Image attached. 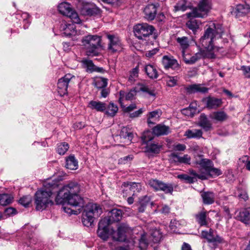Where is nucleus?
Listing matches in <instances>:
<instances>
[{"label": "nucleus", "instance_id": "nucleus-1", "mask_svg": "<svg viewBox=\"0 0 250 250\" xmlns=\"http://www.w3.org/2000/svg\"><path fill=\"white\" fill-rule=\"evenodd\" d=\"M224 31L222 26L219 24L212 23L205 30L204 35L200 39V43L204 48L203 50L195 53L192 56L184 53L182 57L186 63L192 64L202 57L214 59L222 47L215 46L214 43L216 38H221Z\"/></svg>", "mask_w": 250, "mask_h": 250}, {"label": "nucleus", "instance_id": "nucleus-2", "mask_svg": "<svg viewBox=\"0 0 250 250\" xmlns=\"http://www.w3.org/2000/svg\"><path fill=\"white\" fill-rule=\"evenodd\" d=\"M80 185L76 182H70L59 190L55 198L57 205H62L63 211L68 214H77V211L64 206L67 203L72 207H82L84 205L83 199L79 195Z\"/></svg>", "mask_w": 250, "mask_h": 250}, {"label": "nucleus", "instance_id": "nucleus-3", "mask_svg": "<svg viewBox=\"0 0 250 250\" xmlns=\"http://www.w3.org/2000/svg\"><path fill=\"white\" fill-rule=\"evenodd\" d=\"M58 181L48 180L43 184V187L35 193V203L38 210H43L48 206L53 204V193L59 185Z\"/></svg>", "mask_w": 250, "mask_h": 250}, {"label": "nucleus", "instance_id": "nucleus-4", "mask_svg": "<svg viewBox=\"0 0 250 250\" xmlns=\"http://www.w3.org/2000/svg\"><path fill=\"white\" fill-rule=\"evenodd\" d=\"M102 209L95 204H89L82 214V222L84 226H91L94 219L98 218L102 213Z\"/></svg>", "mask_w": 250, "mask_h": 250}, {"label": "nucleus", "instance_id": "nucleus-5", "mask_svg": "<svg viewBox=\"0 0 250 250\" xmlns=\"http://www.w3.org/2000/svg\"><path fill=\"white\" fill-rule=\"evenodd\" d=\"M83 45L86 49L87 53L90 56H98L99 49L101 47V37L98 35H88L82 40Z\"/></svg>", "mask_w": 250, "mask_h": 250}, {"label": "nucleus", "instance_id": "nucleus-6", "mask_svg": "<svg viewBox=\"0 0 250 250\" xmlns=\"http://www.w3.org/2000/svg\"><path fill=\"white\" fill-rule=\"evenodd\" d=\"M211 0H200L197 6L187 14L188 18H204L211 9Z\"/></svg>", "mask_w": 250, "mask_h": 250}, {"label": "nucleus", "instance_id": "nucleus-7", "mask_svg": "<svg viewBox=\"0 0 250 250\" xmlns=\"http://www.w3.org/2000/svg\"><path fill=\"white\" fill-rule=\"evenodd\" d=\"M133 30L135 36L138 39L146 40L152 35L155 29L153 26L145 23L136 25Z\"/></svg>", "mask_w": 250, "mask_h": 250}, {"label": "nucleus", "instance_id": "nucleus-8", "mask_svg": "<svg viewBox=\"0 0 250 250\" xmlns=\"http://www.w3.org/2000/svg\"><path fill=\"white\" fill-rule=\"evenodd\" d=\"M162 237V233L159 230L156 229H153L151 230L149 240H147L146 234L144 233L141 235V237L139 239V247L141 250H145L150 242L157 243L160 241Z\"/></svg>", "mask_w": 250, "mask_h": 250}, {"label": "nucleus", "instance_id": "nucleus-9", "mask_svg": "<svg viewBox=\"0 0 250 250\" xmlns=\"http://www.w3.org/2000/svg\"><path fill=\"white\" fill-rule=\"evenodd\" d=\"M58 11L62 15L70 18L74 23H79L80 19L78 14L72 9L70 3L63 2L58 6Z\"/></svg>", "mask_w": 250, "mask_h": 250}, {"label": "nucleus", "instance_id": "nucleus-10", "mask_svg": "<svg viewBox=\"0 0 250 250\" xmlns=\"http://www.w3.org/2000/svg\"><path fill=\"white\" fill-rule=\"evenodd\" d=\"M109 225L106 219H102L99 223L97 234L104 241L107 240L110 236L112 238L113 229L109 227Z\"/></svg>", "mask_w": 250, "mask_h": 250}, {"label": "nucleus", "instance_id": "nucleus-11", "mask_svg": "<svg viewBox=\"0 0 250 250\" xmlns=\"http://www.w3.org/2000/svg\"><path fill=\"white\" fill-rule=\"evenodd\" d=\"M148 184L154 190H161L166 194H172L173 190V187L171 184L165 183L158 180L151 179L149 180Z\"/></svg>", "mask_w": 250, "mask_h": 250}, {"label": "nucleus", "instance_id": "nucleus-12", "mask_svg": "<svg viewBox=\"0 0 250 250\" xmlns=\"http://www.w3.org/2000/svg\"><path fill=\"white\" fill-rule=\"evenodd\" d=\"M130 230L128 225L125 223H121L118 225L117 230L113 229L112 239L114 240L123 242L126 240V233Z\"/></svg>", "mask_w": 250, "mask_h": 250}, {"label": "nucleus", "instance_id": "nucleus-13", "mask_svg": "<svg viewBox=\"0 0 250 250\" xmlns=\"http://www.w3.org/2000/svg\"><path fill=\"white\" fill-rule=\"evenodd\" d=\"M74 76L71 74H67L58 80V92L62 96L67 93V88L69 83Z\"/></svg>", "mask_w": 250, "mask_h": 250}, {"label": "nucleus", "instance_id": "nucleus-14", "mask_svg": "<svg viewBox=\"0 0 250 250\" xmlns=\"http://www.w3.org/2000/svg\"><path fill=\"white\" fill-rule=\"evenodd\" d=\"M109 40L108 49L112 53L119 52L123 49L122 43L119 38L112 35H107Z\"/></svg>", "mask_w": 250, "mask_h": 250}, {"label": "nucleus", "instance_id": "nucleus-15", "mask_svg": "<svg viewBox=\"0 0 250 250\" xmlns=\"http://www.w3.org/2000/svg\"><path fill=\"white\" fill-rule=\"evenodd\" d=\"M162 64L166 69L171 68L174 70H179L180 66L176 60L172 57L164 56L162 60Z\"/></svg>", "mask_w": 250, "mask_h": 250}, {"label": "nucleus", "instance_id": "nucleus-16", "mask_svg": "<svg viewBox=\"0 0 250 250\" xmlns=\"http://www.w3.org/2000/svg\"><path fill=\"white\" fill-rule=\"evenodd\" d=\"M201 237L207 240L209 243H221L223 239L219 235H214L213 230L210 229L208 231L203 230L201 232Z\"/></svg>", "mask_w": 250, "mask_h": 250}, {"label": "nucleus", "instance_id": "nucleus-17", "mask_svg": "<svg viewBox=\"0 0 250 250\" xmlns=\"http://www.w3.org/2000/svg\"><path fill=\"white\" fill-rule=\"evenodd\" d=\"M60 29L64 36L70 37L77 34L76 26L74 23L67 24L65 22H62L60 26Z\"/></svg>", "mask_w": 250, "mask_h": 250}, {"label": "nucleus", "instance_id": "nucleus-18", "mask_svg": "<svg viewBox=\"0 0 250 250\" xmlns=\"http://www.w3.org/2000/svg\"><path fill=\"white\" fill-rule=\"evenodd\" d=\"M203 102L205 104L206 107L209 109H216L222 104V101L221 99L211 96L204 98Z\"/></svg>", "mask_w": 250, "mask_h": 250}, {"label": "nucleus", "instance_id": "nucleus-19", "mask_svg": "<svg viewBox=\"0 0 250 250\" xmlns=\"http://www.w3.org/2000/svg\"><path fill=\"white\" fill-rule=\"evenodd\" d=\"M157 5L154 4H148L144 9L145 18L147 21L153 20L156 15Z\"/></svg>", "mask_w": 250, "mask_h": 250}, {"label": "nucleus", "instance_id": "nucleus-20", "mask_svg": "<svg viewBox=\"0 0 250 250\" xmlns=\"http://www.w3.org/2000/svg\"><path fill=\"white\" fill-rule=\"evenodd\" d=\"M122 212L120 209H113L109 212L107 217H104L103 219H106L108 220V223L111 224L113 222H117L122 219Z\"/></svg>", "mask_w": 250, "mask_h": 250}, {"label": "nucleus", "instance_id": "nucleus-21", "mask_svg": "<svg viewBox=\"0 0 250 250\" xmlns=\"http://www.w3.org/2000/svg\"><path fill=\"white\" fill-rule=\"evenodd\" d=\"M153 133L157 136L167 135L170 132L169 126L162 124H159L152 128Z\"/></svg>", "mask_w": 250, "mask_h": 250}, {"label": "nucleus", "instance_id": "nucleus-22", "mask_svg": "<svg viewBox=\"0 0 250 250\" xmlns=\"http://www.w3.org/2000/svg\"><path fill=\"white\" fill-rule=\"evenodd\" d=\"M211 119L216 122H223L227 121L229 118L228 114L223 111H217L212 112L209 115Z\"/></svg>", "mask_w": 250, "mask_h": 250}, {"label": "nucleus", "instance_id": "nucleus-23", "mask_svg": "<svg viewBox=\"0 0 250 250\" xmlns=\"http://www.w3.org/2000/svg\"><path fill=\"white\" fill-rule=\"evenodd\" d=\"M208 212L206 211H201L195 215L196 222L201 226H208V220L209 218L207 217Z\"/></svg>", "mask_w": 250, "mask_h": 250}, {"label": "nucleus", "instance_id": "nucleus-24", "mask_svg": "<svg viewBox=\"0 0 250 250\" xmlns=\"http://www.w3.org/2000/svg\"><path fill=\"white\" fill-rule=\"evenodd\" d=\"M236 217L238 220L245 224H250V211L248 208L241 210Z\"/></svg>", "mask_w": 250, "mask_h": 250}, {"label": "nucleus", "instance_id": "nucleus-25", "mask_svg": "<svg viewBox=\"0 0 250 250\" xmlns=\"http://www.w3.org/2000/svg\"><path fill=\"white\" fill-rule=\"evenodd\" d=\"M198 125L205 131H208L212 128V125L204 114H201L200 116Z\"/></svg>", "mask_w": 250, "mask_h": 250}, {"label": "nucleus", "instance_id": "nucleus-26", "mask_svg": "<svg viewBox=\"0 0 250 250\" xmlns=\"http://www.w3.org/2000/svg\"><path fill=\"white\" fill-rule=\"evenodd\" d=\"M208 89L201 84H192L187 87L186 90L189 94L196 92L206 93L208 92Z\"/></svg>", "mask_w": 250, "mask_h": 250}, {"label": "nucleus", "instance_id": "nucleus-27", "mask_svg": "<svg viewBox=\"0 0 250 250\" xmlns=\"http://www.w3.org/2000/svg\"><path fill=\"white\" fill-rule=\"evenodd\" d=\"M194 164L199 165L202 169L205 170V173H207L211 167L213 166V162L208 159H201L200 160H196Z\"/></svg>", "mask_w": 250, "mask_h": 250}, {"label": "nucleus", "instance_id": "nucleus-28", "mask_svg": "<svg viewBox=\"0 0 250 250\" xmlns=\"http://www.w3.org/2000/svg\"><path fill=\"white\" fill-rule=\"evenodd\" d=\"M88 106L91 109H95L100 112H103L106 108L105 103L96 101H91L89 103Z\"/></svg>", "mask_w": 250, "mask_h": 250}, {"label": "nucleus", "instance_id": "nucleus-29", "mask_svg": "<svg viewBox=\"0 0 250 250\" xmlns=\"http://www.w3.org/2000/svg\"><path fill=\"white\" fill-rule=\"evenodd\" d=\"M201 196L204 204L210 205L214 202L215 196L212 192L203 191L201 192Z\"/></svg>", "mask_w": 250, "mask_h": 250}, {"label": "nucleus", "instance_id": "nucleus-30", "mask_svg": "<svg viewBox=\"0 0 250 250\" xmlns=\"http://www.w3.org/2000/svg\"><path fill=\"white\" fill-rule=\"evenodd\" d=\"M119 94L120 98L119 99V102L120 104H122L123 101L124 99L127 101L132 100L136 95V91L134 90H131L128 93H126L124 91L121 90Z\"/></svg>", "mask_w": 250, "mask_h": 250}, {"label": "nucleus", "instance_id": "nucleus-31", "mask_svg": "<svg viewBox=\"0 0 250 250\" xmlns=\"http://www.w3.org/2000/svg\"><path fill=\"white\" fill-rule=\"evenodd\" d=\"M176 41L179 44L180 49L182 50V54L186 53V50L189 46V41L187 37H178L176 38Z\"/></svg>", "mask_w": 250, "mask_h": 250}, {"label": "nucleus", "instance_id": "nucleus-32", "mask_svg": "<svg viewBox=\"0 0 250 250\" xmlns=\"http://www.w3.org/2000/svg\"><path fill=\"white\" fill-rule=\"evenodd\" d=\"M83 10L85 14L89 16L97 15L100 13V9L95 5L91 3L86 4Z\"/></svg>", "mask_w": 250, "mask_h": 250}, {"label": "nucleus", "instance_id": "nucleus-33", "mask_svg": "<svg viewBox=\"0 0 250 250\" xmlns=\"http://www.w3.org/2000/svg\"><path fill=\"white\" fill-rule=\"evenodd\" d=\"M65 167L71 170H75L78 167V163L74 155H70L66 159Z\"/></svg>", "mask_w": 250, "mask_h": 250}, {"label": "nucleus", "instance_id": "nucleus-34", "mask_svg": "<svg viewBox=\"0 0 250 250\" xmlns=\"http://www.w3.org/2000/svg\"><path fill=\"white\" fill-rule=\"evenodd\" d=\"M144 69L147 75L150 79H154L158 78V72L154 66L151 64L146 65Z\"/></svg>", "mask_w": 250, "mask_h": 250}, {"label": "nucleus", "instance_id": "nucleus-35", "mask_svg": "<svg viewBox=\"0 0 250 250\" xmlns=\"http://www.w3.org/2000/svg\"><path fill=\"white\" fill-rule=\"evenodd\" d=\"M203 132L201 129H188L185 132V136L188 138H200L202 137Z\"/></svg>", "mask_w": 250, "mask_h": 250}, {"label": "nucleus", "instance_id": "nucleus-36", "mask_svg": "<svg viewBox=\"0 0 250 250\" xmlns=\"http://www.w3.org/2000/svg\"><path fill=\"white\" fill-rule=\"evenodd\" d=\"M150 197L147 196H143L139 199V207H138L139 212H143L145 211L146 206L150 201Z\"/></svg>", "mask_w": 250, "mask_h": 250}, {"label": "nucleus", "instance_id": "nucleus-37", "mask_svg": "<svg viewBox=\"0 0 250 250\" xmlns=\"http://www.w3.org/2000/svg\"><path fill=\"white\" fill-rule=\"evenodd\" d=\"M201 22L194 19H191L186 23V25L190 30L195 32L199 28Z\"/></svg>", "mask_w": 250, "mask_h": 250}, {"label": "nucleus", "instance_id": "nucleus-38", "mask_svg": "<svg viewBox=\"0 0 250 250\" xmlns=\"http://www.w3.org/2000/svg\"><path fill=\"white\" fill-rule=\"evenodd\" d=\"M125 187L128 188L129 189L135 192V191L140 192L142 190V186L140 183H124L123 185Z\"/></svg>", "mask_w": 250, "mask_h": 250}, {"label": "nucleus", "instance_id": "nucleus-39", "mask_svg": "<svg viewBox=\"0 0 250 250\" xmlns=\"http://www.w3.org/2000/svg\"><path fill=\"white\" fill-rule=\"evenodd\" d=\"M13 197L8 194H0V205L6 206L13 201Z\"/></svg>", "mask_w": 250, "mask_h": 250}, {"label": "nucleus", "instance_id": "nucleus-40", "mask_svg": "<svg viewBox=\"0 0 250 250\" xmlns=\"http://www.w3.org/2000/svg\"><path fill=\"white\" fill-rule=\"evenodd\" d=\"M107 84V79L106 78L99 77L94 81V85L98 88L105 87Z\"/></svg>", "mask_w": 250, "mask_h": 250}, {"label": "nucleus", "instance_id": "nucleus-41", "mask_svg": "<svg viewBox=\"0 0 250 250\" xmlns=\"http://www.w3.org/2000/svg\"><path fill=\"white\" fill-rule=\"evenodd\" d=\"M161 146L154 143L147 144L146 151L148 152L158 153L160 151Z\"/></svg>", "mask_w": 250, "mask_h": 250}, {"label": "nucleus", "instance_id": "nucleus-42", "mask_svg": "<svg viewBox=\"0 0 250 250\" xmlns=\"http://www.w3.org/2000/svg\"><path fill=\"white\" fill-rule=\"evenodd\" d=\"M83 67L86 68L87 72H92L94 71L95 65L93 64L92 61L89 60H83L82 61Z\"/></svg>", "mask_w": 250, "mask_h": 250}, {"label": "nucleus", "instance_id": "nucleus-43", "mask_svg": "<svg viewBox=\"0 0 250 250\" xmlns=\"http://www.w3.org/2000/svg\"><path fill=\"white\" fill-rule=\"evenodd\" d=\"M106 109V113L112 117L114 116L118 110L117 106L113 103H110Z\"/></svg>", "mask_w": 250, "mask_h": 250}, {"label": "nucleus", "instance_id": "nucleus-44", "mask_svg": "<svg viewBox=\"0 0 250 250\" xmlns=\"http://www.w3.org/2000/svg\"><path fill=\"white\" fill-rule=\"evenodd\" d=\"M205 173L207 174V177L208 179V176L213 177L219 176L222 174V172L220 169L215 168L213 167V166H212L211 168L209 169L208 172L207 173Z\"/></svg>", "mask_w": 250, "mask_h": 250}, {"label": "nucleus", "instance_id": "nucleus-45", "mask_svg": "<svg viewBox=\"0 0 250 250\" xmlns=\"http://www.w3.org/2000/svg\"><path fill=\"white\" fill-rule=\"evenodd\" d=\"M189 174L192 175V177H195V182L197 181V179H199L202 180L207 179V174L205 173H201L200 174L197 173L194 170L192 169H189Z\"/></svg>", "mask_w": 250, "mask_h": 250}, {"label": "nucleus", "instance_id": "nucleus-46", "mask_svg": "<svg viewBox=\"0 0 250 250\" xmlns=\"http://www.w3.org/2000/svg\"><path fill=\"white\" fill-rule=\"evenodd\" d=\"M188 6H187V2L186 0H180L174 6V11L175 12L181 11H185L187 10Z\"/></svg>", "mask_w": 250, "mask_h": 250}, {"label": "nucleus", "instance_id": "nucleus-47", "mask_svg": "<svg viewBox=\"0 0 250 250\" xmlns=\"http://www.w3.org/2000/svg\"><path fill=\"white\" fill-rule=\"evenodd\" d=\"M69 145L65 142L61 143L58 145L57 151L60 155H63L68 150Z\"/></svg>", "mask_w": 250, "mask_h": 250}, {"label": "nucleus", "instance_id": "nucleus-48", "mask_svg": "<svg viewBox=\"0 0 250 250\" xmlns=\"http://www.w3.org/2000/svg\"><path fill=\"white\" fill-rule=\"evenodd\" d=\"M120 136L124 138L127 139L129 142L132 140L133 137V134L132 133L128 131V129L126 127H124L122 128L120 133Z\"/></svg>", "mask_w": 250, "mask_h": 250}, {"label": "nucleus", "instance_id": "nucleus-49", "mask_svg": "<svg viewBox=\"0 0 250 250\" xmlns=\"http://www.w3.org/2000/svg\"><path fill=\"white\" fill-rule=\"evenodd\" d=\"M161 115V112L160 110H155L149 113L148 117L147 118V123L148 124H153L154 123L151 121V119L155 118L158 119Z\"/></svg>", "mask_w": 250, "mask_h": 250}, {"label": "nucleus", "instance_id": "nucleus-50", "mask_svg": "<svg viewBox=\"0 0 250 250\" xmlns=\"http://www.w3.org/2000/svg\"><path fill=\"white\" fill-rule=\"evenodd\" d=\"M153 132H151L150 131H146L144 132V134L142 137V139L145 144H148V142L151 141L153 139Z\"/></svg>", "mask_w": 250, "mask_h": 250}, {"label": "nucleus", "instance_id": "nucleus-51", "mask_svg": "<svg viewBox=\"0 0 250 250\" xmlns=\"http://www.w3.org/2000/svg\"><path fill=\"white\" fill-rule=\"evenodd\" d=\"M31 196L30 195H26L21 198L19 201V202L23 206L25 207H27L29 206V205L31 203Z\"/></svg>", "mask_w": 250, "mask_h": 250}, {"label": "nucleus", "instance_id": "nucleus-52", "mask_svg": "<svg viewBox=\"0 0 250 250\" xmlns=\"http://www.w3.org/2000/svg\"><path fill=\"white\" fill-rule=\"evenodd\" d=\"M236 16H242L245 15L247 12V9L245 8L243 4H238L236 6Z\"/></svg>", "mask_w": 250, "mask_h": 250}, {"label": "nucleus", "instance_id": "nucleus-53", "mask_svg": "<svg viewBox=\"0 0 250 250\" xmlns=\"http://www.w3.org/2000/svg\"><path fill=\"white\" fill-rule=\"evenodd\" d=\"M177 177L180 180H183L188 183H193L195 182V177H192L188 174H179Z\"/></svg>", "mask_w": 250, "mask_h": 250}, {"label": "nucleus", "instance_id": "nucleus-54", "mask_svg": "<svg viewBox=\"0 0 250 250\" xmlns=\"http://www.w3.org/2000/svg\"><path fill=\"white\" fill-rule=\"evenodd\" d=\"M139 69L138 67L133 68L130 72L129 76L128 77V81L130 83H132L138 76Z\"/></svg>", "mask_w": 250, "mask_h": 250}, {"label": "nucleus", "instance_id": "nucleus-55", "mask_svg": "<svg viewBox=\"0 0 250 250\" xmlns=\"http://www.w3.org/2000/svg\"><path fill=\"white\" fill-rule=\"evenodd\" d=\"M140 90L142 92L148 93L150 96L155 97L156 95L155 90L150 89L148 86L141 85L140 87Z\"/></svg>", "mask_w": 250, "mask_h": 250}, {"label": "nucleus", "instance_id": "nucleus-56", "mask_svg": "<svg viewBox=\"0 0 250 250\" xmlns=\"http://www.w3.org/2000/svg\"><path fill=\"white\" fill-rule=\"evenodd\" d=\"M133 158V156L132 155H129L123 158H121L119 160V163L120 164H125L128 162H130Z\"/></svg>", "mask_w": 250, "mask_h": 250}, {"label": "nucleus", "instance_id": "nucleus-57", "mask_svg": "<svg viewBox=\"0 0 250 250\" xmlns=\"http://www.w3.org/2000/svg\"><path fill=\"white\" fill-rule=\"evenodd\" d=\"M191 158L188 154H185L183 156H180V164H190Z\"/></svg>", "mask_w": 250, "mask_h": 250}, {"label": "nucleus", "instance_id": "nucleus-58", "mask_svg": "<svg viewBox=\"0 0 250 250\" xmlns=\"http://www.w3.org/2000/svg\"><path fill=\"white\" fill-rule=\"evenodd\" d=\"M121 105L124 111L125 112H129L137 108L136 105L135 104H131L129 106L125 107L123 105V103L121 104Z\"/></svg>", "mask_w": 250, "mask_h": 250}, {"label": "nucleus", "instance_id": "nucleus-59", "mask_svg": "<svg viewBox=\"0 0 250 250\" xmlns=\"http://www.w3.org/2000/svg\"><path fill=\"white\" fill-rule=\"evenodd\" d=\"M17 213V210L13 208H8L5 209L4 214L6 216H11L15 215Z\"/></svg>", "mask_w": 250, "mask_h": 250}, {"label": "nucleus", "instance_id": "nucleus-60", "mask_svg": "<svg viewBox=\"0 0 250 250\" xmlns=\"http://www.w3.org/2000/svg\"><path fill=\"white\" fill-rule=\"evenodd\" d=\"M241 70L243 71V75L246 78H250V67L242 66Z\"/></svg>", "mask_w": 250, "mask_h": 250}, {"label": "nucleus", "instance_id": "nucleus-61", "mask_svg": "<svg viewBox=\"0 0 250 250\" xmlns=\"http://www.w3.org/2000/svg\"><path fill=\"white\" fill-rule=\"evenodd\" d=\"M144 111V110L143 108H140L138 110L130 113L129 114V117L131 118L138 117L143 113Z\"/></svg>", "mask_w": 250, "mask_h": 250}, {"label": "nucleus", "instance_id": "nucleus-62", "mask_svg": "<svg viewBox=\"0 0 250 250\" xmlns=\"http://www.w3.org/2000/svg\"><path fill=\"white\" fill-rule=\"evenodd\" d=\"M172 162L176 164H180V156L175 153H172L170 155Z\"/></svg>", "mask_w": 250, "mask_h": 250}, {"label": "nucleus", "instance_id": "nucleus-63", "mask_svg": "<svg viewBox=\"0 0 250 250\" xmlns=\"http://www.w3.org/2000/svg\"><path fill=\"white\" fill-rule=\"evenodd\" d=\"M191 106H189L188 108H185L182 110V113L183 114L192 117L193 116V113H192L191 110H190Z\"/></svg>", "mask_w": 250, "mask_h": 250}, {"label": "nucleus", "instance_id": "nucleus-64", "mask_svg": "<svg viewBox=\"0 0 250 250\" xmlns=\"http://www.w3.org/2000/svg\"><path fill=\"white\" fill-rule=\"evenodd\" d=\"M186 148L185 145L183 144H177L174 146V149L177 151H184Z\"/></svg>", "mask_w": 250, "mask_h": 250}]
</instances>
